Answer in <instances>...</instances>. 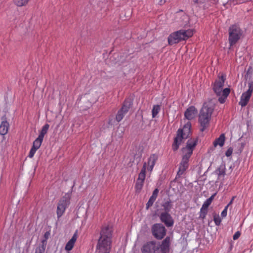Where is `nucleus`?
Wrapping results in <instances>:
<instances>
[{
    "label": "nucleus",
    "mask_w": 253,
    "mask_h": 253,
    "mask_svg": "<svg viewBox=\"0 0 253 253\" xmlns=\"http://www.w3.org/2000/svg\"><path fill=\"white\" fill-rule=\"evenodd\" d=\"M165 205H167L168 206H169V202L166 203Z\"/></svg>",
    "instance_id": "nucleus-40"
},
{
    "label": "nucleus",
    "mask_w": 253,
    "mask_h": 253,
    "mask_svg": "<svg viewBox=\"0 0 253 253\" xmlns=\"http://www.w3.org/2000/svg\"><path fill=\"white\" fill-rule=\"evenodd\" d=\"M197 113V111L194 106L189 107L185 112V117L188 120L195 118Z\"/></svg>",
    "instance_id": "nucleus-16"
},
{
    "label": "nucleus",
    "mask_w": 253,
    "mask_h": 253,
    "mask_svg": "<svg viewBox=\"0 0 253 253\" xmlns=\"http://www.w3.org/2000/svg\"><path fill=\"white\" fill-rule=\"evenodd\" d=\"M170 242V239L169 237L166 238V239L163 241L161 246V250L163 253H169Z\"/></svg>",
    "instance_id": "nucleus-19"
},
{
    "label": "nucleus",
    "mask_w": 253,
    "mask_h": 253,
    "mask_svg": "<svg viewBox=\"0 0 253 253\" xmlns=\"http://www.w3.org/2000/svg\"><path fill=\"white\" fill-rule=\"evenodd\" d=\"M225 140V137L224 134H221L219 137L216 139L213 142V145L214 147H216L217 145L222 147L223 146Z\"/></svg>",
    "instance_id": "nucleus-24"
},
{
    "label": "nucleus",
    "mask_w": 253,
    "mask_h": 253,
    "mask_svg": "<svg viewBox=\"0 0 253 253\" xmlns=\"http://www.w3.org/2000/svg\"><path fill=\"white\" fill-rule=\"evenodd\" d=\"M9 126V123L6 121L1 122L0 125V134L2 135H4L7 134Z\"/></svg>",
    "instance_id": "nucleus-21"
},
{
    "label": "nucleus",
    "mask_w": 253,
    "mask_h": 253,
    "mask_svg": "<svg viewBox=\"0 0 253 253\" xmlns=\"http://www.w3.org/2000/svg\"><path fill=\"white\" fill-rule=\"evenodd\" d=\"M29 0H13L14 3L18 6H22L26 5Z\"/></svg>",
    "instance_id": "nucleus-29"
},
{
    "label": "nucleus",
    "mask_w": 253,
    "mask_h": 253,
    "mask_svg": "<svg viewBox=\"0 0 253 253\" xmlns=\"http://www.w3.org/2000/svg\"><path fill=\"white\" fill-rule=\"evenodd\" d=\"M191 125L189 122L185 124L182 129H179L177 132L176 137L174 138V142L172 145V150L176 151L179 145L183 142V139H186L190 132Z\"/></svg>",
    "instance_id": "nucleus-5"
},
{
    "label": "nucleus",
    "mask_w": 253,
    "mask_h": 253,
    "mask_svg": "<svg viewBox=\"0 0 253 253\" xmlns=\"http://www.w3.org/2000/svg\"><path fill=\"white\" fill-rule=\"evenodd\" d=\"M158 249L155 242H150L143 246L141 251L142 253H155Z\"/></svg>",
    "instance_id": "nucleus-13"
},
{
    "label": "nucleus",
    "mask_w": 253,
    "mask_h": 253,
    "mask_svg": "<svg viewBox=\"0 0 253 253\" xmlns=\"http://www.w3.org/2000/svg\"><path fill=\"white\" fill-rule=\"evenodd\" d=\"M214 221L216 225H219L221 223V219L219 215L214 216Z\"/></svg>",
    "instance_id": "nucleus-31"
},
{
    "label": "nucleus",
    "mask_w": 253,
    "mask_h": 253,
    "mask_svg": "<svg viewBox=\"0 0 253 253\" xmlns=\"http://www.w3.org/2000/svg\"><path fill=\"white\" fill-rule=\"evenodd\" d=\"M182 23L181 25L184 26H190L192 24L190 23V18L187 15L184 14L182 16L181 18Z\"/></svg>",
    "instance_id": "nucleus-25"
},
{
    "label": "nucleus",
    "mask_w": 253,
    "mask_h": 253,
    "mask_svg": "<svg viewBox=\"0 0 253 253\" xmlns=\"http://www.w3.org/2000/svg\"><path fill=\"white\" fill-rule=\"evenodd\" d=\"M181 41H183L181 30L171 33L168 38L169 43L170 45L178 43Z\"/></svg>",
    "instance_id": "nucleus-12"
},
{
    "label": "nucleus",
    "mask_w": 253,
    "mask_h": 253,
    "mask_svg": "<svg viewBox=\"0 0 253 253\" xmlns=\"http://www.w3.org/2000/svg\"><path fill=\"white\" fill-rule=\"evenodd\" d=\"M45 236L47 237V235H46V233L45 234Z\"/></svg>",
    "instance_id": "nucleus-41"
},
{
    "label": "nucleus",
    "mask_w": 253,
    "mask_h": 253,
    "mask_svg": "<svg viewBox=\"0 0 253 253\" xmlns=\"http://www.w3.org/2000/svg\"><path fill=\"white\" fill-rule=\"evenodd\" d=\"M167 0H160V4H163L165 3Z\"/></svg>",
    "instance_id": "nucleus-38"
},
{
    "label": "nucleus",
    "mask_w": 253,
    "mask_h": 253,
    "mask_svg": "<svg viewBox=\"0 0 253 253\" xmlns=\"http://www.w3.org/2000/svg\"><path fill=\"white\" fill-rule=\"evenodd\" d=\"M35 253H43V251L40 249L39 250H36Z\"/></svg>",
    "instance_id": "nucleus-37"
},
{
    "label": "nucleus",
    "mask_w": 253,
    "mask_h": 253,
    "mask_svg": "<svg viewBox=\"0 0 253 253\" xmlns=\"http://www.w3.org/2000/svg\"><path fill=\"white\" fill-rule=\"evenodd\" d=\"M45 236L47 237V235H46V233L45 234Z\"/></svg>",
    "instance_id": "nucleus-42"
},
{
    "label": "nucleus",
    "mask_w": 253,
    "mask_h": 253,
    "mask_svg": "<svg viewBox=\"0 0 253 253\" xmlns=\"http://www.w3.org/2000/svg\"><path fill=\"white\" fill-rule=\"evenodd\" d=\"M213 110L214 107L211 104H204L199 116V122L201 127V131H203L208 126Z\"/></svg>",
    "instance_id": "nucleus-4"
},
{
    "label": "nucleus",
    "mask_w": 253,
    "mask_h": 253,
    "mask_svg": "<svg viewBox=\"0 0 253 253\" xmlns=\"http://www.w3.org/2000/svg\"><path fill=\"white\" fill-rule=\"evenodd\" d=\"M112 229L107 226L102 228L97 245V250L101 253H109L111 248Z\"/></svg>",
    "instance_id": "nucleus-1"
},
{
    "label": "nucleus",
    "mask_w": 253,
    "mask_h": 253,
    "mask_svg": "<svg viewBox=\"0 0 253 253\" xmlns=\"http://www.w3.org/2000/svg\"><path fill=\"white\" fill-rule=\"evenodd\" d=\"M161 221L164 222L168 227H170L173 225V221L170 215L167 212L162 213L160 216Z\"/></svg>",
    "instance_id": "nucleus-15"
},
{
    "label": "nucleus",
    "mask_w": 253,
    "mask_h": 253,
    "mask_svg": "<svg viewBox=\"0 0 253 253\" xmlns=\"http://www.w3.org/2000/svg\"><path fill=\"white\" fill-rule=\"evenodd\" d=\"M193 2L194 3H198V0H193Z\"/></svg>",
    "instance_id": "nucleus-39"
},
{
    "label": "nucleus",
    "mask_w": 253,
    "mask_h": 253,
    "mask_svg": "<svg viewBox=\"0 0 253 253\" xmlns=\"http://www.w3.org/2000/svg\"><path fill=\"white\" fill-rule=\"evenodd\" d=\"M181 32L183 41H185L193 35L194 30L192 29H181Z\"/></svg>",
    "instance_id": "nucleus-20"
},
{
    "label": "nucleus",
    "mask_w": 253,
    "mask_h": 253,
    "mask_svg": "<svg viewBox=\"0 0 253 253\" xmlns=\"http://www.w3.org/2000/svg\"><path fill=\"white\" fill-rule=\"evenodd\" d=\"M43 139L38 137V138L33 142V146L28 156L29 158H32L34 157L37 150L41 147Z\"/></svg>",
    "instance_id": "nucleus-14"
},
{
    "label": "nucleus",
    "mask_w": 253,
    "mask_h": 253,
    "mask_svg": "<svg viewBox=\"0 0 253 253\" xmlns=\"http://www.w3.org/2000/svg\"><path fill=\"white\" fill-rule=\"evenodd\" d=\"M71 193H67L59 201L57 207V216L59 218L64 213L66 208L70 204Z\"/></svg>",
    "instance_id": "nucleus-8"
},
{
    "label": "nucleus",
    "mask_w": 253,
    "mask_h": 253,
    "mask_svg": "<svg viewBox=\"0 0 253 253\" xmlns=\"http://www.w3.org/2000/svg\"><path fill=\"white\" fill-rule=\"evenodd\" d=\"M131 105L130 100L125 101L124 104L120 110H119L116 115V120L118 122L121 121L124 118L125 115L128 112Z\"/></svg>",
    "instance_id": "nucleus-11"
},
{
    "label": "nucleus",
    "mask_w": 253,
    "mask_h": 253,
    "mask_svg": "<svg viewBox=\"0 0 253 253\" xmlns=\"http://www.w3.org/2000/svg\"><path fill=\"white\" fill-rule=\"evenodd\" d=\"M249 88L247 91L244 92L241 96L239 104L242 107H244L248 104L253 91V82L248 84Z\"/></svg>",
    "instance_id": "nucleus-9"
},
{
    "label": "nucleus",
    "mask_w": 253,
    "mask_h": 253,
    "mask_svg": "<svg viewBox=\"0 0 253 253\" xmlns=\"http://www.w3.org/2000/svg\"><path fill=\"white\" fill-rule=\"evenodd\" d=\"M214 195H213L211 197H210L209 198H208V199L210 200V202L211 203L212 201L213 200V199L214 198Z\"/></svg>",
    "instance_id": "nucleus-35"
},
{
    "label": "nucleus",
    "mask_w": 253,
    "mask_h": 253,
    "mask_svg": "<svg viewBox=\"0 0 253 253\" xmlns=\"http://www.w3.org/2000/svg\"><path fill=\"white\" fill-rule=\"evenodd\" d=\"M160 106L158 105H155L153 106V109L152 111V117L155 118L160 111Z\"/></svg>",
    "instance_id": "nucleus-27"
},
{
    "label": "nucleus",
    "mask_w": 253,
    "mask_h": 253,
    "mask_svg": "<svg viewBox=\"0 0 253 253\" xmlns=\"http://www.w3.org/2000/svg\"><path fill=\"white\" fill-rule=\"evenodd\" d=\"M197 140L195 139L188 140L185 147L182 149V160L179 164L177 175H182L188 167L189 160L191 156L193 151L196 146Z\"/></svg>",
    "instance_id": "nucleus-2"
},
{
    "label": "nucleus",
    "mask_w": 253,
    "mask_h": 253,
    "mask_svg": "<svg viewBox=\"0 0 253 253\" xmlns=\"http://www.w3.org/2000/svg\"><path fill=\"white\" fill-rule=\"evenodd\" d=\"M225 80V76L222 75L215 80L213 86V90L216 95L219 96L218 101L221 103L225 102L230 92L229 88H225L223 89Z\"/></svg>",
    "instance_id": "nucleus-3"
},
{
    "label": "nucleus",
    "mask_w": 253,
    "mask_h": 253,
    "mask_svg": "<svg viewBox=\"0 0 253 253\" xmlns=\"http://www.w3.org/2000/svg\"><path fill=\"white\" fill-rule=\"evenodd\" d=\"M228 208V205H227V206L225 207V208H224V209L223 210V211L221 212V216L222 217H225V216L227 215Z\"/></svg>",
    "instance_id": "nucleus-32"
},
{
    "label": "nucleus",
    "mask_w": 253,
    "mask_h": 253,
    "mask_svg": "<svg viewBox=\"0 0 253 253\" xmlns=\"http://www.w3.org/2000/svg\"><path fill=\"white\" fill-rule=\"evenodd\" d=\"M228 41L230 46L235 44L244 36V31L237 25H232L229 28Z\"/></svg>",
    "instance_id": "nucleus-7"
},
{
    "label": "nucleus",
    "mask_w": 253,
    "mask_h": 253,
    "mask_svg": "<svg viewBox=\"0 0 253 253\" xmlns=\"http://www.w3.org/2000/svg\"><path fill=\"white\" fill-rule=\"evenodd\" d=\"M81 99L83 102H85L86 100H87V103L86 105V107H89L91 106L92 103H94L96 101V98L92 97V95L89 94L84 95L83 96H82Z\"/></svg>",
    "instance_id": "nucleus-18"
},
{
    "label": "nucleus",
    "mask_w": 253,
    "mask_h": 253,
    "mask_svg": "<svg viewBox=\"0 0 253 253\" xmlns=\"http://www.w3.org/2000/svg\"><path fill=\"white\" fill-rule=\"evenodd\" d=\"M78 237L77 231H76L75 233L74 234L72 238L67 243L65 250L67 252H69L72 250L74 247L75 244L77 241Z\"/></svg>",
    "instance_id": "nucleus-17"
},
{
    "label": "nucleus",
    "mask_w": 253,
    "mask_h": 253,
    "mask_svg": "<svg viewBox=\"0 0 253 253\" xmlns=\"http://www.w3.org/2000/svg\"><path fill=\"white\" fill-rule=\"evenodd\" d=\"M211 203L210 202V200L207 199L206 201L204 203L201 211H202L203 210H206Z\"/></svg>",
    "instance_id": "nucleus-30"
},
{
    "label": "nucleus",
    "mask_w": 253,
    "mask_h": 253,
    "mask_svg": "<svg viewBox=\"0 0 253 253\" xmlns=\"http://www.w3.org/2000/svg\"><path fill=\"white\" fill-rule=\"evenodd\" d=\"M159 193V189L156 188L154 190L153 192L152 195L150 197L148 202L147 203V208H149L150 206H152L154 202L155 201Z\"/></svg>",
    "instance_id": "nucleus-23"
},
{
    "label": "nucleus",
    "mask_w": 253,
    "mask_h": 253,
    "mask_svg": "<svg viewBox=\"0 0 253 253\" xmlns=\"http://www.w3.org/2000/svg\"><path fill=\"white\" fill-rule=\"evenodd\" d=\"M157 159L158 156L155 154H152L149 157L148 161L143 164L142 168L139 173L137 180L144 181L146 171L149 172L150 174L151 173Z\"/></svg>",
    "instance_id": "nucleus-6"
},
{
    "label": "nucleus",
    "mask_w": 253,
    "mask_h": 253,
    "mask_svg": "<svg viewBox=\"0 0 253 253\" xmlns=\"http://www.w3.org/2000/svg\"><path fill=\"white\" fill-rule=\"evenodd\" d=\"M154 236L158 239H162L166 235L165 227L161 224H155L152 228Z\"/></svg>",
    "instance_id": "nucleus-10"
},
{
    "label": "nucleus",
    "mask_w": 253,
    "mask_h": 253,
    "mask_svg": "<svg viewBox=\"0 0 253 253\" xmlns=\"http://www.w3.org/2000/svg\"><path fill=\"white\" fill-rule=\"evenodd\" d=\"M49 127V126L48 124L44 125L42 126V130L41 131L38 137L43 139L44 136L47 133Z\"/></svg>",
    "instance_id": "nucleus-26"
},
{
    "label": "nucleus",
    "mask_w": 253,
    "mask_h": 253,
    "mask_svg": "<svg viewBox=\"0 0 253 253\" xmlns=\"http://www.w3.org/2000/svg\"><path fill=\"white\" fill-rule=\"evenodd\" d=\"M225 165H221L215 171V173L218 176V178H223L225 175Z\"/></svg>",
    "instance_id": "nucleus-22"
},
{
    "label": "nucleus",
    "mask_w": 253,
    "mask_h": 253,
    "mask_svg": "<svg viewBox=\"0 0 253 253\" xmlns=\"http://www.w3.org/2000/svg\"><path fill=\"white\" fill-rule=\"evenodd\" d=\"M240 236V233L239 232H237L233 235V238L234 240H237Z\"/></svg>",
    "instance_id": "nucleus-34"
},
{
    "label": "nucleus",
    "mask_w": 253,
    "mask_h": 253,
    "mask_svg": "<svg viewBox=\"0 0 253 253\" xmlns=\"http://www.w3.org/2000/svg\"><path fill=\"white\" fill-rule=\"evenodd\" d=\"M233 153V149L231 147H230L228 149L227 151L226 152L225 155L227 157L230 156Z\"/></svg>",
    "instance_id": "nucleus-33"
},
{
    "label": "nucleus",
    "mask_w": 253,
    "mask_h": 253,
    "mask_svg": "<svg viewBox=\"0 0 253 253\" xmlns=\"http://www.w3.org/2000/svg\"><path fill=\"white\" fill-rule=\"evenodd\" d=\"M234 198H235V197H232V198L231 200L230 201V202H229V203L227 205H228V206H229V205H230L231 204H232V203H233V200H234Z\"/></svg>",
    "instance_id": "nucleus-36"
},
{
    "label": "nucleus",
    "mask_w": 253,
    "mask_h": 253,
    "mask_svg": "<svg viewBox=\"0 0 253 253\" xmlns=\"http://www.w3.org/2000/svg\"><path fill=\"white\" fill-rule=\"evenodd\" d=\"M144 184V181L138 180L137 179L136 185H135V189L137 192H140L142 189Z\"/></svg>",
    "instance_id": "nucleus-28"
}]
</instances>
